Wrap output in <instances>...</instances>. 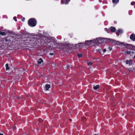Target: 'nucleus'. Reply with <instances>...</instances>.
<instances>
[{"label": "nucleus", "mask_w": 135, "mask_h": 135, "mask_svg": "<svg viewBox=\"0 0 135 135\" xmlns=\"http://www.w3.org/2000/svg\"><path fill=\"white\" fill-rule=\"evenodd\" d=\"M134 57L135 58V53H134Z\"/></svg>", "instance_id": "obj_37"}, {"label": "nucleus", "mask_w": 135, "mask_h": 135, "mask_svg": "<svg viewBox=\"0 0 135 135\" xmlns=\"http://www.w3.org/2000/svg\"><path fill=\"white\" fill-rule=\"evenodd\" d=\"M17 17L16 16H15L13 18V19L16 21H17L16 20Z\"/></svg>", "instance_id": "obj_22"}, {"label": "nucleus", "mask_w": 135, "mask_h": 135, "mask_svg": "<svg viewBox=\"0 0 135 135\" xmlns=\"http://www.w3.org/2000/svg\"><path fill=\"white\" fill-rule=\"evenodd\" d=\"M126 52L127 54H131V51H127Z\"/></svg>", "instance_id": "obj_23"}, {"label": "nucleus", "mask_w": 135, "mask_h": 135, "mask_svg": "<svg viewBox=\"0 0 135 135\" xmlns=\"http://www.w3.org/2000/svg\"><path fill=\"white\" fill-rule=\"evenodd\" d=\"M113 2L115 3H117L119 1V0H112Z\"/></svg>", "instance_id": "obj_15"}, {"label": "nucleus", "mask_w": 135, "mask_h": 135, "mask_svg": "<svg viewBox=\"0 0 135 135\" xmlns=\"http://www.w3.org/2000/svg\"><path fill=\"white\" fill-rule=\"evenodd\" d=\"M85 118H84V119H83V121H84V120H85Z\"/></svg>", "instance_id": "obj_35"}, {"label": "nucleus", "mask_w": 135, "mask_h": 135, "mask_svg": "<svg viewBox=\"0 0 135 135\" xmlns=\"http://www.w3.org/2000/svg\"><path fill=\"white\" fill-rule=\"evenodd\" d=\"M128 70L129 71H132L134 70L133 68H129L128 69Z\"/></svg>", "instance_id": "obj_19"}, {"label": "nucleus", "mask_w": 135, "mask_h": 135, "mask_svg": "<svg viewBox=\"0 0 135 135\" xmlns=\"http://www.w3.org/2000/svg\"><path fill=\"white\" fill-rule=\"evenodd\" d=\"M11 36H8L6 37L3 38L2 39V41H5V42H7L8 43L10 42L11 41V40L10 38V37H11Z\"/></svg>", "instance_id": "obj_3"}, {"label": "nucleus", "mask_w": 135, "mask_h": 135, "mask_svg": "<svg viewBox=\"0 0 135 135\" xmlns=\"http://www.w3.org/2000/svg\"><path fill=\"white\" fill-rule=\"evenodd\" d=\"M50 54L51 55H54V54L53 53H50Z\"/></svg>", "instance_id": "obj_27"}, {"label": "nucleus", "mask_w": 135, "mask_h": 135, "mask_svg": "<svg viewBox=\"0 0 135 135\" xmlns=\"http://www.w3.org/2000/svg\"><path fill=\"white\" fill-rule=\"evenodd\" d=\"M114 23H115V24H116V23H117V21H114Z\"/></svg>", "instance_id": "obj_30"}, {"label": "nucleus", "mask_w": 135, "mask_h": 135, "mask_svg": "<svg viewBox=\"0 0 135 135\" xmlns=\"http://www.w3.org/2000/svg\"><path fill=\"white\" fill-rule=\"evenodd\" d=\"M17 99L18 98L17 97Z\"/></svg>", "instance_id": "obj_39"}, {"label": "nucleus", "mask_w": 135, "mask_h": 135, "mask_svg": "<svg viewBox=\"0 0 135 135\" xmlns=\"http://www.w3.org/2000/svg\"><path fill=\"white\" fill-rule=\"evenodd\" d=\"M113 42H114V43L115 44H119V42H118L116 41H113Z\"/></svg>", "instance_id": "obj_17"}, {"label": "nucleus", "mask_w": 135, "mask_h": 135, "mask_svg": "<svg viewBox=\"0 0 135 135\" xmlns=\"http://www.w3.org/2000/svg\"><path fill=\"white\" fill-rule=\"evenodd\" d=\"M130 39L132 41H135V34L133 33L131 34L130 37Z\"/></svg>", "instance_id": "obj_5"}, {"label": "nucleus", "mask_w": 135, "mask_h": 135, "mask_svg": "<svg viewBox=\"0 0 135 135\" xmlns=\"http://www.w3.org/2000/svg\"><path fill=\"white\" fill-rule=\"evenodd\" d=\"M20 38L22 39V37H20Z\"/></svg>", "instance_id": "obj_38"}, {"label": "nucleus", "mask_w": 135, "mask_h": 135, "mask_svg": "<svg viewBox=\"0 0 135 135\" xmlns=\"http://www.w3.org/2000/svg\"><path fill=\"white\" fill-rule=\"evenodd\" d=\"M0 34L2 36H3L5 34V33L4 32H2L0 31Z\"/></svg>", "instance_id": "obj_16"}, {"label": "nucleus", "mask_w": 135, "mask_h": 135, "mask_svg": "<svg viewBox=\"0 0 135 135\" xmlns=\"http://www.w3.org/2000/svg\"><path fill=\"white\" fill-rule=\"evenodd\" d=\"M50 88V86L49 84H47L46 85L45 87V89L46 90H47L49 88Z\"/></svg>", "instance_id": "obj_9"}, {"label": "nucleus", "mask_w": 135, "mask_h": 135, "mask_svg": "<svg viewBox=\"0 0 135 135\" xmlns=\"http://www.w3.org/2000/svg\"><path fill=\"white\" fill-rule=\"evenodd\" d=\"M87 42H86V43L85 42V43H83L82 42L78 43L76 45V47L77 48H81L85 44H86Z\"/></svg>", "instance_id": "obj_4"}, {"label": "nucleus", "mask_w": 135, "mask_h": 135, "mask_svg": "<svg viewBox=\"0 0 135 135\" xmlns=\"http://www.w3.org/2000/svg\"><path fill=\"white\" fill-rule=\"evenodd\" d=\"M109 50H111V48H110V47H109Z\"/></svg>", "instance_id": "obj_33"}, {"label": "nucleus", "mask_w": 135, "mask_h": 135, "mask_svg": "<svg viewBox=\"0 0 135 135\" xmlns=\"http://www.w3.org/2000/svg\"><path fill=\"white\" fill-rule=\"evenodd\" d=\"M6 71H7L8 70H9V68L8 66V65L7 64L6 65Z\"/></svg>", "instance_id": "obj_14"}, {"label": "nucleus", "mask_w": 135, "mask_h": 135, "mask_svg": "<svg viewBox=\"0 0 135 135\" xmlns=\"http://www.w3.org/2000/svg\"><path fill=\"white\" fill-rule=\"evenodd\" d=\"M78 56L79 58H80L82 57V54H78Z\"/></svg>", "instance_id": "obj_18"}, {"label": "nucleus", "mask_w": 135, "mask_h": 135, "mask_svg": "<svg viewBox=\"0 0 135 135\" xmlns=\"http://www.w3.org/2000/svg\"><path fill=\"white\" fill-rule=\"evenodd\" d=\"M36 23V20L33 18L30 19L28 21V25L30 27H33L35 26Z\"/></svg>", "instance_id": "obj_1"}, {"label": "nucleus", "mask_w": 135, "mask_h": 135, "mask_svg": "<svg viewBox=\"0 0 135 135\" xmlns=\"http://www.w3.org/2000/svg\"><path fill=\"white\" fill-rule=\"evenodd\" d=\"M102 1V0H99V2L100 3H101Z\"/></svg>", "instance_id": "obj_31"}, {"label": "nucleus", "mask_w": 135, "mask_h": 135, "mask_svg": "<svg viewBox=\"0 0 135 135\" xmlns=\"http://www.w3.org/2000/svg\"><path fill=\"white\" fill-rule=\"evenodd\" d=\"M135 4V2H132L131 3V5H133Z\"/></svg>", "instance_id": "obj_20"}, {"label": "nucleus", "mask_w": 135, "mask_h": 135, "mask_svg": "<svg viewBox=\"0 0 135 135\" xmlns=\"http://www.w3.org/2000/svg\"><path fill=\"white\" fill-rule=\"evenodd\" d=\"M0 135H3V134L2 133H0Z\"/></svg>", "instance_id": "obj_34"}, {"label": "nucleus", "mask_w": 135, "mask_h": 135, "mask_svg": "<svg viewBox=\"0 0 135 135\" xmlns=\"http://www.w3.org/2000/svg\"><path fill=\"white\" fill-rule=\"evenodd\" d=\"M106 49H103V51L104 52H106Z\"/></svg>", "instance_id": "obj_28"}, {"label": "nucleus", "mask_w": 135, "mask_h": 135, "mask_svg": "<svg viewBox=\"0 0 135 135\" xmlns=\"http://www.w3.org/2000/svg\"><path fill=\"white\" fill-rule=\"evenodd\" d=\"M133 60L132 59H130L129 60H127L126 61V64H129V65H131L132 63Z\"/></svg>", "instance_id": "obj_6"}, {"label": "nucleus", "mask_w": 135, "mask_h": 135, "mask_svg": "<svg viewBox=\"0 0 135 135\" xmlns=\"http://www.w3.org/2000/svg\"><path fill=\"white\" fill-rule=\"evenodd\" d=\"M25 18H23V19H22V21L23 22L24 21V20H25Z\"/></svg>", "instance_id": "obj_29"}, {"label": "nucleus", "mask_w": 135, "mask_h": 135, "mask_svg": "<svg viewBox=\"0 0 135 135\" xmlns=\"http://www.w3.org/2000/svg\"><path fill=\"white\" fill-rule=\"evenodd\" d=\"M92 63L91 62H89L87 63V65L88 66L89 65H90L91 66L92 65Z\"/></svg>", "instance_id": "obj_21"}, {"label": "nucleus", "mask_w": 135, "mask_h": 135, "mask_svg": "<svg viewBox=\"0 0 135 135\" xmlns=\"http://www.w3.org/2000/svg\"><path fill=\"white\" fill-rule=\"evenodd\" d=\"M130 45L132 46V45Z\"/></svg>", "instance_id": "obj_40"}, {"label": "nucleus", "mask_w": 135, "mask_h": 135, "mask_svg": "<svg viewBox=\"0 0 135 135\" xmlns=\"http://www.w3.org/2000/svg\"><path fill=\"white\" fill-rule=\"evenodd\" d=\"M99 44H101L103 43V40L101 38H98Z\"/></svg>", "instance_id": "obj_11"}, {"label": "nucleus", "mask_w": 135, "mask_h": 135, "mask_svg": "<svg viewBox=\"0 0 135 135\" xmlns=\"http://www.w3.org/2000/svg\"><path fill=\"white\" fill-rule=\"evenodd\" d=\"M16 127L15 126H13V130H14L15 129H16Z\"/></svg>", "instance_id": "obj_26"}, {"label": "nucleus", "mask_w": 135, "mask_h": 135, "mask_svg": "<svg viewBox=\"0 0 135 135\" xmlns=\"http://www.w3.org/2000/svg\"><path fill=\"white\" fill-rule=\"evenodd\" d=\"M70 1V0H61V3L62 4H68Z\"/></svg>", "instance_id": "obj_7"}, {"label": "nucleus", "mask_w": 135, "mask_h": 135, "mask_svg": "<svg viewBox=\"0 0 135 135\" xmlns=\"http://www.w3.org/2000/svg\"><path fill=\"white\" fill-rule=\"evenodd\" d=\"M20 29V26L18 27V28H17L19 30Z\"/></svg>", "instance_id": "obj_32"}, {"label": "nucleus", "mask_w": 135, "mask_h": 135, "mask_svg": "<svg viewBox=\"0 0 135 135\" xmlns=\"http://www.w3.org/2000/svg\"><path fill=\"white\" fill-rule=\"evenodd\" d=\"M133 49H132V50H134L135 51V46H133L132 47Z\"/></svg>", "instance_id": "obj_24"}, {"label": "nucleus", "mask_w": 135, "mask_h": 135, "mask_svg": "<svg viewBox=\"0 0 135 135\" xmlns=\"http://www.w3.org/2000/svg\"><path fill=\"white\" fill-rule=\"evenodd\" d=\"M86 42H88L89 43L92 42V43H95L98 45L99 44L98 38H97L96 40L94 39L93 40H90L88 41H85L86 43Z\"/></svg>", "instance_id": "obj_2"}, {"label": "nucleus", "mask_w": 135, "mask_h": 135, "mask_svg": "<svg viewBox=\"0 0 135 135\" xmlns=\"http://www.w3.org/2000/svg\"><path fill=\"white\" fill-rule=\"evenodd\" d=\"M99 88V85H97L96 86H94L93 88L94 90H97Z\"/></svg>", "instance_id": "obj_12"}, {"label": "nucleus", "mask_w": 135, "mask_h": 135, "mask_svg": "<svg viewBox=\"0 0 135 135\" xmlns=\"http://www.w3.org/2000/svg\"><path fill=\"white\" fill-rule=\"evenodd\" d=\"M134 53V52L132 51H131V55H133V54Z\"/></svg>", "instance_id": "obj_25"}, {"label": "nucleus", "mask_w": 135, "mask_h": 135, "mask_svg": "<svg viewBox=\"0 0 135 135\" xmlns=\"http://www.w3.org/2000/svg\"><path fill=\"white\" fill-rule=\"evenodd\" d=\"M111 31L112 32H115L116 30L115 28L113 27H110Z\"/></svg>", "instance_id": "obj_10"}, {"label": "nucleus", "mask_w": 135, "mask_h": 135, "mask_svg": "<svg viewBox=\"0 0 135 135\" xmlns=\"http://www.w3.org/2000/svg\"><path fill=\"white\" fill-rule=\"evenodd\" d=\"M118 32H116V34L117 35H118L120 34H122L123 33V30L122 29H119L118 30Z\"/></svg>", "instance_id": "obj_8"}, {"label": "nucleus", "mask_w": 135, "mask_h": 135, "mask_svg": "<svg viewBox=\"0 0 135 135\" xmlns=\"http://www.w3.org/2000/svg\"><path fill=\"white\" fill-rule=\"evenodd\" d=\"M43 60L42 58H40L38 59V64H41L43 62Z\"/></svg>", "instance_id": "obj_13"}, {"label": "nucleus", "mask_w": 135, "mask_h": 135, "mask_svg": "<svg viewBox=\"0 0 135 135\" xmlns=\"http://www.w3.org/2000/svg\"><path fill=\"white\" fill-rule=\"evenodd\" d=\"M69 120L70 121V122H71V119H69Z\"/></svg>", "instance_id": "obj_36"}]
</instances>
